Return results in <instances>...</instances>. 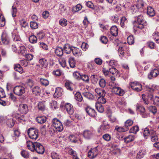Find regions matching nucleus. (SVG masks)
<instances>
[{"instance_id": "59", "label": "nucleus", "mask_w": 159, "mask_h": 159, "mask_svg": "<svg viewBox=\"0 0 159 159\" xmlns=\"http://www.w3.org/2000/svg\"><path fill=\"white\" fill-rule=\"evenodd\" d=\"M102 138L105 141L108 142L111 140V137L109 134H106L102 136Z\"/></svg>"}, {"instance_id": "56", "label": "nucleus", "mask_w": 159, "mask_h": 159, "mask_svg": "<svg viewBox=\"0 0 159 159\" xmlns=\"http://www.w3.org/2000/svg\"><path fill=\"white\" fill-rule=\"evenodd\" d=\"M148 108L149 111L153 114H155L157 112V109L155 106H150L148 107Z\"/></svg>"}, {"instance_id": "17", "label": "nucleus", "mask_w": 159, "mask_h": 159, "mask_svg": "<svg viewBox=\"0 0 159 159\" xmlns=\"http://www.w3.org/2000/svg\"><path fill=\"white\" fill-rule=\"evenodd\" d=\"M86 113L90 116L93 117L96 114V112L95 110L90 107H87L85 109Z\"/></svg>"}, {"instance_id": "35", "label": "nucleus", "mask_w": 159, "mask_h": 159, "mask_svg": "<svg viewBox=\"0 0 159 159\" xmlns=\"http://www.w3.org/2000/svg\"><path fill=\"white\" fill-rule=\"evenodd\" d=\"M14 69L16 71L19 72L20 73L23 72V70L21 66L18 64H17L14 65Z\"/></svg>"}, {"instance_id": "3", "label": "nucleus", "mask_w": 159, "mask_h": 159, "mask_svg": "<svg viewBox=\"0 0 159 159\" xmlns=\"http://www.w3.org/2000/svg\"><path fill=\"white\" fill-rule=\"evenodd\" d=\"M135 18V21L137 22L138 25L134 26V29L137 28L142 30L147 25V22L144 20V18L142 15H139L138 16H136Z\"/></svg>"}, {"instance_id": "54", "label": "nucleus", "mask_w": 159, "mask_h": 159, "mask_svg": "<svg viewBox=\"0 0 159 159\" xmlns=\"http://www.w3.org/2000/svg\"><path fill=\"white\" fill-rule=\"evenodd\" d=\"M40 82L42 85L45 86L48 85L49 84V81L46 79L41 78L40 79Z\"/></svg>"}, {"instance_id": "34", "label": "nucleus", "mask_w": 159, "mask_h": 159, "mask_svg": "<svg viewBox=\"0 0 159 159\" xmlns=\"http://www.w3.org/2000/svg\"><path fill=\"white\" fill-rule=\"evenodd\" d=\"M95 107L97 110L100 112L102 113L104 111V108L102 105L99 103H96Z\"/></svg>"}, {"instance_id": "14", "label": "nucleus", "mask_w": 159, "mask_h": 159, "mask_svg": "<svg viewBox=\"0 0 159 159\" xmlns=\"http://www.w3.org/2000/svg\"><path fill=\"white\" fill-rule=\"evenodd\" d=\"M18 110L21 114H26L28 111V106L26 104H21L19 106Z\"/></svg>"}, {"instance_id": "32", "label": "nucleus", "mask_w": 159, "mask_h": 159, "mask_svg": "<svg viewBox=\"0 0 159 159\" xmlns=\"http://www.w3.org/2000/svg\"><path fill=\"white\" fill-rule=\"evenodd\" d=\"M83 96L85 98L89 99H93L94 98V96L91 93L89 92H86L83 93Z\"/></svg>"}, {"instance_id": "7", "label": "nucleus", "mask_w": 159, "mask_h": 159, "mask_svg": "<svg viewBox=\"0 0 159 159\" xmlns=\"http://www.w3.org/2000/svg\"><path fill=\"white\" fill-rule=\"evenodd\" d=\"M28 84L29 86L32 89V91L34 94L35 95H38L40 94L41 89L38 86H34L33 87L34 84V81L31 79H29L28 80Z\"/></svg>"}, {"instance_id": "29", "label": "nucleus", "mask_w": 159, "mask_h": 159, "mask_svg": "<svg viewBox=\"0 0 159 159\" xmlns=\"http://www.w3.org/2000/svg\"><path fill=\"white\" fill-rule=\"evenodd\" d=\"M147 13L150 16L152 17L154 16L155 14L154 9L150 6L147 7Z\"/></svg>"}, {"instance_id": "15", "label": "nucleus", "mask_w": 159, "mask_h": 159, "mask_svg": "<svg viewBox=\"0 0 159 159\" xmlns=\"http://www.w3.org/2000/svg\"><path fill=\"white\" fill-rule=\"evenodd\" d=\"M65 109L66 110L68 113L70 115H72L74 113V109L73 106L69 103H67L64 107Z\"/></svg>"}, {"instance_id": "6", "label": "nucleus", "mask_w": 159, "mask_h": 159, "mask_svg": "<svg viewBox=\"0 0 159 159\" xmlns=\"http://www.w3.org/2000/svg\"><path fill=\"white\" fill-rule=\"evenodd\" d=\"M52 125L57 131H61L63 129V127L60 121L57 118H54L52 120Z\"/></svg>"}, {"instance_id": "13", "label": "nucleus", "mask_w": 159, "mask_h": 159, "mask_svg": "<svg viewBox=\"0 0 159 159\" xmlns=\"http://www.w3.org/2000/svg\"><path fill=\"white\" fill-rule=\"evenodd\" d=\"M129 48L124 44L120 46L118 50L119 56L122 57H124L125 52H129Z\"/></svg>"}, {"instance_id": "43", "label": "nucleus", "mask_w": 159, "mask_h": 159, "mask_svg": "<svg viewBox=\"0 0 159 159\" xmlns=\"http://www.w3.org/2000/svg\"><path fill=\"white\" fill-rule=\"evenodd\" d=\"M69 139L70 142L72 143H77L78 139L74 135H71L69 136Z\"/></svg>"}, {"instance_id": "27", "label": "nucleus", "mask_w": 159, "mask_h": 159, "mask_svg": "<svg viewBox=\"0 0 159 159\" xmlns=\"http://www.w3.org/2000/svg\"><path fill=\"white\" fill-rule=\"evenodd\" d=\"M95 93L97 94V95L99 96L101 95H105L106 94V92L104 90L100 88H96L95 90Z\"/></svg>"}, {"instance_id": "10", "label": "nucleus", "mask_w": 159, "mask_h": 159, "mask_svg": "<svg viewBox=\"0 0 159 159\" xmlns=\"http://www.w3.org/2000/svg\"><path fill=\"white\" fill-rule=\"evenodd\" d=\"M117 70L115 68L111 67L109 69V70L103 69V72L105 76H107L110 75H111V74L114 75H116L118 76H120L119 72L117 71Z\"/></svg>"}, {"instance_id": "33", "label": "nucleus", "mask_w": 159, "mask_h": 159, "mask_svg": "<svg viewBox=\"0 0 159 159\" xmlns=\"http://www.w3.org/2000/svg\"><path fill=\"white\" fill-rule=\"evenodd\" d=\"M133 123V121L131 120H128L125 122V125L124 126L125 128V130H128L129 129V126H130L132 125Z\"/></svg>"}, {"instance_id": "55", "label": "nucleus", "mask_w": 159, "mask_h": 159, "mask_svg": "<svg viewBox=\"0 0 159 159\" xmlns=\"http://www.w3.org/2000/svg\"><path fill=\"white\" fill-rule=\"evenodd\" d=\"M19 48H20V52L22 55L25 56L26 54V48L24 46H19Z\"/></svg>"}, {"instance_id": "38", "label": "nucleus", "mask_w": 159, "mask_h": 159, "mask_svg": "<svg viewBox=\"0 0 159 159\" xmlns=\"http://www.w3.org/2000/svg\"><path fill=\"white\" fill-rule=\"evenodd\" d=\"M13 39L15 42V44H20L21 43V39L20 36L18 35H13Z\"/></svg>"}, {"instance_id": "21", "label": "nucleus", "mask_w": 159, "mask_h": 159, "mask_svg": "<svg viewBox=\"0 0 159 159\" xmlns=\"http://www.w3.org/2000/svg\"><path fill=\"white\" fill-rule=\"evenodd\" d=\"M112 91L115 94H117L120 88L118 87L117 84L113 82L111 84Z\"/></svg>"}, {"instance_id": "26", "label": "nucleus", "mask_w": 159, "mask_h": 159, "mask_svg": "<svg viewBox=\"0 0 159 159\" xmlns=\"http://www.w3.org/2000/svg\"><path fill=\"white\" fill-rule=\"evenodd\" d=\"M39 63L40 64V66L41 67L45 68L48 65L47 60L44 58H42L39 59Z\"/></svg>"}, {"instance_id": "45", "label": "nucleus", "mask_w": 159, "mask_h": 159, "mask_svg": "<svg viewBox=\"0 0 159 159\" xmlns=\"http://www.w3.org/2000/svg\"><path fill=\"white\" fill-rule=\"evenodd\" d=\"M105 95H101V96H100L98 99V102H99L101 104L102 103L104 104L106 102V100L105 98L104 97Z\"/></svg>"}, {"instance_id": "19", "label": "nucleus", "mask_w": 159, "mask_h": 159, "mask_svg": "<svg viewBox=\"0 0 159 159\" xmlns=\"http://www.w3.org/2000/svg\"><path fill=\"white\" fill-rule=\"evenodd\" d=\"M159 74V72L158 70L155 69L152 70L150 73L148 75V78L151 79L152 77H157Z\"/></svg>"}, {"instance_id": "50", "label": "nucleus", "mask_w": 159, "mask_h": 159, "mask_svg": "<svg viewBox=\"0 0 159 159\" xmlns=\"http://www.w3.org/2000/svg\"><path fill=\"white\" fill-rule=\"evenodd\" d=\"M62 90L58 88L55 91L54 94V96L55 97L58 98V97L61 96L62 95Z\"/></svg>"}, {"instance_id": "8", "label": "nucleus", "mask_w": 159, "mask_h": 159, "mask_svg": "<svg viewBox=\"0 0 159 159\" xmlns=\"http://www.w3.org/2000/svg\"><path fill=\"white\" fill-rule=\"evenodd\" d=\"M25 88L22 86H16L13 89L14 93L18 96L22 95L23 94L25 93Z\"/></svg>"}, {"instance_id": "41", "label": "nucleus", "mask_w": 159, "mask_h": 159, "mask_svg": "<svg viewBox=\"0 0 159 159\" xmlns=\"http://www.w3.org/2000/svg\"><path fill=\"white\" fill-rule=\"evenodd\" d=\"M38 107L39 110L42 111H44L45 108V105L44 104V102H39L38 105Z\"/></svg>"}, {"instance_id": "37", "label": "nucleus", "mask_w": 159, "mask_h": 159, "mask_svg": "<svg viewBox=\"0 0 159 159\" xmlns=\"http://www.w3.org/2000/svg\"><path fill=\"white\" fill-rule=\"evenodd\" d=\"M65 86L66 89L70 91L73 90V84L69 81H67L65 84Z\"/></svg>"}, {"instance_id": "11", "label": "nucleus", "mask_w": 159, "mask_h": 159, "mask_svg": "<svg viewBox=\"0 0 159 159\" xmlns=\"http://www.w3.org/2000/svg\"><path fill=\"white\" fill-rule=\"evenodd\" d=\"M136 109L137 111H139L141 114L143 118H146L148 116V114L145 112V110L141 104L137 103L136 105Z\"/></svg>"}, {"instance_id": "12", "label": "nucleus", "mask_w": 159, "mask_h": 159, "mask_svg": "<svg viewBox=\"0 0 159 159\" xmlns=\"http://www.w3.org/2000/svg\"><path fill=\"white\" fill-rule=\"evenodd\" d=\"M111 127L110 125L106 123L105 120L103 121L102 124L100 126V129H99L98 130V132L100 133V134H102L101 131H107Z\"/></svg>"}, {"instance_id": "20", "label": "nucleus", "mask_w": 159, "mask_h": 159, "mask_svg": "<svg viewBox=\"0 0 159 159\" xmlns=\"http://www.w3.org/2000/svg\"><path fill=\"white\" fill-rule=\"evenodd\" d=\"M72 52L74 55L80 56L82 55V52L79 48L74 47H72Z\"/></svg>"}, {"instance_id": "18", "label": "nucleus", "mask_w": 159, "mask_h": 159, "mask_svg": "<svg viewBox=\"0 0 159 159\" xmlns=\"http://www.w3.org/2000/svg\"><path fill=\"white\" fill-rule=\"evenodd\" d=\"M2 41L3 44H7L9 42V39L7 34L3 33L1 36Z\"/></svg>"}, {"instance_id": "2", "label": "nucleus", "mask_w": 159, "mask_h": 159, "mask_svg": "<svg viewBox=\"0 0 159 159\" xmlns=\"http://www.w3.org/2000/svg\"><path fill=\"white\" fill-rule=\"evenodd\" d=\"M143 136L146 139L148 136L149 137L152 142H156L158 139V134L156 130L150 127H146L144 129Z\"/></svg>"}, {"instance_id": "46", "label": "nucleus", "mask_w": 159, "mask_h": 159, "mask_svg": "<svg viewBox=\"0 0 159 159\" xmlns=\"http://www.w3.org/2000/svg\"><path fill=\"white\" fill-rule=\"evenodd\" d=\"M139 128L138 126L135 125L132 127L130 129L129 131L131 133L136 134L139 131Z\"/></svg>"}, {"instance_id": "42", "label": "nucleus", "mask_w": 159, "mask_h": 159, "mask_svg": "<svg viewBox=\"0 0 159 159\" xmlns=\"http://www.w3.org/2000/svg\"><path fill=\"white\" fill-rule=\"evenodd\" d=\"M59 23L61 26L65 27L67 25V20L65 18H61L59 20Z\"/></svg>"}, {"instance_id": "36", "label": "nucleus", "mask_w": 159, "mask_h": 159, "mask_svg": "<svg viewBox=\"0 0 159 159\" xmlns=\"http://www.w3.org/2000/svg\"><path fill=\"white\" fill-rule=\"evenodd\" d=\"M128 22V20L125 17H123L120 20V25L122 28L126 26Z\"/></svg>"}, {"instance_id": "25", "label": "nucleus", "mask_w": 159, "mask_h": 159, "mask_svg": "<svg viewBox=\"0 0 159 159\" xmlns=\"http://www.w3.org/2000/svg\"><path fill=\"white\" fill-rule=\"evenodd\" d=\"M111 34L114 36H116L118 35V29L115 25L113 26L110 29Z\"/></svg>"}, {"instance_id": "62", "label": "nucleus", "mask_w": 159, "mask_h": 159, "mask_svg": "<svg viewBox=\"0 0 159 159\" xmlns=\"http://www.w3.org/2000/svg\"><path fill=\"white\" fill-rule=\"evenodd\" d=\"M31 28L33 29H37L38 27L37 23L35 22L31 21L30 23Z\"/></svg>"}, {"instance_id": "16", "label": "nucleus", "mask_w": 159, "mask_h": 159, "mask_svg": "<svg viewBox=\"0 0 159 159\" xmlns=\"http://www.w3.org/2000/svg\"><path fill=\"white\" fill-rule=\"evenodd\" d=\"M83 136L86 139H89L92 137L93 133L91 131L86 130L83 132Z\"/></svg>"}, {"instance_id": "31", "label": "nucleus", "mask_w": 159, "mask_h": 159, "mask_svg": "<svg viewBox=\"0 0 159 159\" xmlns=\"http://www.w3.org/2000/svg\"><path fill=\"white\" fill-rule=\"evenodd\" d=\"M146 151L144 149L140 150L137 154L136 158L137 159H140L143 158L145 154Z\"/></svg>"}, {"instance_id": "4", "label": "nucleus", "mask_w": 159, "mask_h": 159, "mask_svg": "<svg viewBox=\"0 0 159 159\" xmlns=\"http://www.w3.org/2000/svg\"><path fill=\"white\" fill-rule=\"evenodd\" d=\"M28 134L29 137L33 140H36L39 137L38 130L35 128L29 129L28 130Z\"/></svg>"}, {"instance_id": "53", "label": "nucleus", "mask_w": 159, "mask_h": 159, "mask_svg": "<svg viewBox=\"0 0 159 159\" xmlns=\"http://www.w3.org/2000/svg\"><path fill=\"white\" fill-rule=\"evenodd\" d=\"M127 43L129 44L132 45L134 43V38L133 36H129L127 39Z\"/></svg>"}, {"instance_id": "51", "label": "nucleus", "mask_w": 159, "mask_h": 159, "mask_svg": "<svg viewBox=\"0 0 159 159\" xmlns=\"http://www.w3.org/2000/svg\"><path fill=\"white\" fill-rule=\"evenodd\" d=\"M90 80L93 84H96L98 81L97 75H92L90 77Z\"/></svg>"}, {"instance_id": "58", "label": "nucleus", "mask_w": 159, "mask_h": 159, "mask_svg": "<svg viewBox=\"0 0 159 159\" xmlns=\"http://www.w3.org/2000/svg\"><path fill=\"white\" fill-rule=\"evenodd\" d=\"M81 79L86 83H88L89 81V76L86 75H81L80 77V80Z\"/></svg>"}, {"instance_id": "60", "label": "nucleus", "mask_w": 159, "mask_h": 159, "mask_svg": "<svg viewBox=\"0 0 159 159\" xmlns=\"http://www.w3.org/2000/svg\"><path fill=\"white\" fill-rule=\"evenodd\" d=\"M51 157L52 159H60V156L55 152H52L51 153Z\"/></svg>"}, {"instance_id": "61", "label": "nucleus", "mask_w": 159, "mask_h": 159, "mask_svg": "<svg viewBox=\"0 0 159 159\" xmlns=\"http://www.w3.org/2000/svg\"><path fill=\"white\" fill-rule=\"evenodd\" d=\"M100 86L102 88H104L106 85V82L103 79H101L99 82Z\"/></svg>"}, {"instance_id": "5", "label": "nucleus", "mask_w": 159, "mask_h": 159, "mask_svg": "<svg viewBox=\"0 0 159 159\" xmlns=\"http://www.w3.org/2000/svg\"><path fill=\"white\" fill-rule=\"evenodd\" d=\"M100 148L99 146L91 148L88 153V156L91 159H93L100 153Z\"/></svg>"}, {"instance_id": "48", "label": "nucleus", "mask_w": 159, "mask_h": 159, "mask_svg": "<svg viewBox=\"0 0 159 159\" xmlns=\"http://www.w3.org/2000/svg\"><path fill=\"white\" fill-rule=\"evenodd\" d=\"M158 89V86L155 85H152L151 86H148L147 87V89L148 91L151 92H152L156 90H157Z\"/></svg>"}, {"instance_id": "24", "label": "nucleus", "mask_w": 159, "mask_h": 159, "mask_svg": "<svg viewBox=\"0 0 159 159\" xmlns=\"http://www.w3.org/2000/svg\"><path fill=\"white\" fill-rule=\"evenodd\" d=\"M72 47L70 46L69 44H66L64 46V50L67 54H69L72 52Z\"/></svg>"}, {"instance_id": "52", "label": "nucleus", "mask_w": 159, "mask_h": 159, "mask_svg": "<svg viewBox=\"0 0 159 159\" xmlns=\"http://www.w3.org/2000/svg\"><path fill=\"white\" fill-rule=\"evenodd\" d=\"M153 38L158 43H159V32H156L154 33L153 34Z\"/></svg>"}, {"instance_id": "63", "label": "nucleus", "mask_w": 159, "mask_h": 159, "mask_svg": "<svg viewBox=\"0 0 159 159\" xmlns=\"http://www.w3.org/2000/svg\"><path fill=\"white\" fill-rule=\"evenodd\" d=\"M5 24V18L3 16H0V27L4 26Z\"/></svg>"}, {"instance_id": "40", "label": "nucleus", "mask_w": 159, "mask_h": 159, "mask_svg": "<svg viewBox=\"0 0 159 159\" xmlns=\"http://www.w3.org/2000/svg\"><path fill=\"white\" fill-rule=\"evenodd\" d=\"M130 11L133 14L136 13L139 14V12L138 11V8L137 6L135 5H133L131 6Z\"/></svg>"}, {"instance_id": "49", "label": "nucleus", "mask_w": 159, "mask_h": 159, "mask_svg": "<svg viewBox=\"0 0 159 159\" xmlns=\"http://www.w3.org/2000/svg\"><path fill=\"white\" fill-rule=\"evenodd\" d=\"M30 42L32 43H37V37L34 35H31L29 38Z\"/></svg>"}, {"instance_id": "30", "label": "nucleus", "mask_w": 159, "mask_h": 159, "mask_svg": "<svg viewBox=\"0 0 159 159\" xmlns=\"http://www.w3.org/2000/svg\"><path fill=\"white\" fill-rule=\"evenodd\" d=\"M20 132L18 129L14 130L13 136L14 139L16 141L18 140L20 136Z\"/></svg>"}, {"instance_id": "22", "label": "nucleus", "mask_w": 159, "mask_h": 159, "mask_svg": "<svg viewBox=\"0 0 159 159\" xmlns=\"http://www.w3.org/2000/svg\"><path fill=\"white\" fill-rule=\"evenodd\" d=\"M55 52L57 56L60 57L63 55V50L61 48L57 47L55 49Z\"/></svg>"}, {"instance_id": "1", "label": "nucleus", "mask_w": 159, "mask_h": 159, "mask_svg": "<svg viewBox=\"0 0 159 159\" xmlns=\"http://www.w3.org/2000/svg\"><path fill=\"white\" fill-rule=\"evenodd\" d=\"M27 147L31 151H35L39 154H43L44 151L43 146L40 143L37 142H32L28 141L26 143Z\"/></svg>"}, {"instance_id": "57", "label": "nucleus", "mask_w": 159, "mask_h": 159, "mask_svg": "<svg viewBox=\"0 0 159 159\" xmlns=\"http://www.w3.org/2000/svg\"><path fill=\"white\" fill-rule=\"evenodd\" d=\"M125 128L124 126L122 127L116 126L115 128V130L119 132H124L127 131V130H125Z\"/></svg>"}, {"instance_id": "39", "label": "nucleus", "mask_w": 159, "mask_h": 159, "mask_svg": "<svg viewBox=\"0 0 159 159\" xmlns=\"http://www.w3.org/2000/svg\"><path fill=\"white\" fill-rule=\"evenodd\" d=\"M50 104L51 108L53 110L56 109L58 107L57 102L55 101H51L50 102Z\"/></svg>"}, {"instance_id": "64", "label": "nucleus", "mask_w": 159, "mask_h": 159, "mask_svg": "<svg viewBox=\"0 0 159 159\" xmlns=\"http://www.w3.org/2000/svg\"><path fill=\"white\" fill-rule=\"evenodd\" d=\"M73 75L74 78L78 80H80V77L81 75L77 71H75L73 73Z\"/></svg>"}, {"instance_id": "23", "label": "nucleus", "mask_w": 159, "mask_h": 159, "mask_svg": "<svg viewBox=\"0 0 159 159\" xmlns=\"http://www.w3.org/2000/svg\"><path fill=\"white\" fill-rule=\"evenodd\" d=\"M36 121L40 124H43L47 121V118L44 116H39L36 118Z\"/></svg>"}, {"instance_id": "44", "label": "nucleus", "mask_w": 159, "mask_h": 159, "mask_svg": "<svg viewBox=\"0 0 159 159\" xmlns=\"http://www.w3.org/2000/svg\"><path fill=\"white\" fill-rule=\"evenodd\" d=\"M68 61L70 67L74 68L75 67V62L74 58L70 57L69 58Z\"/></svg>"}, {"instance_id": "9", "label": "nucleus", "mask_w": 159, "mask_h": 159, "mask_svg": "<svg viewBox=\"0 0 159 159\" xmlns=\"http://www.w3.org/2000/svg\"><path fill=\"white\" fill-rule=\"evenodd\" d=\"M130 85L131 88L136 92H139L142 90L141 84L137 81H134L130 83Z\"/></svg>"}, {"instance_id": "28", "label": "nucleus", "mask_w": 159, "mask_h": 159, "mask_svg": "<svg viewBox=\"0 0 159 159\" xmlns=\"http://www.w3.org/2000/svg\"><path fill=\"white\" fill-rule=\"evenodd\" d=\"M135 139V136L134 135H129L126 137L123 138L126 143H129L133 141Z\"/></svg>"}, {"instance_id": "47", "label": "nucleus", "mask_w": 159, "mask_h": 159, "mask_svg": "<svg viewBox=\"0 0 159 159\" xmlns=\"http://www.w3.org/2000/svg\"><path fill=\"white\" fill-rule=\"evenodd\" d=\"M75 100L79 102H81L83 100V98L80 93L79 92H77L75 95Z\"/></svg>"}]
</instances>
